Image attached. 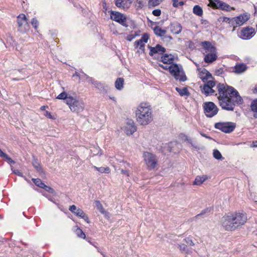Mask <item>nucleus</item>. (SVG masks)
<instances>
[{
	"mask_svg": "<svg viewBox=\"0 0 257 257\" xmlns=\"http://www.w3.org/2000/svg\"><path fill=\"white\" fill-rule=\"evenodd\" d=\"M31 24L35 29L37 30L39 26V22L38 20L36 18H33L31 21Z\"/></svg>",
	"mask_w": 257,
	"mask_h": 257,
	"instance_id": "nucleus-43",
	"label": "nucleus"
},
{
	"mask_svg": "<svg viewBox=\"0 0 257 257\" xmlns=\"http://www.w3.org/2000/svg\"><path fill=\"white\" fill-rule=\"evenodd\" d=\"M222 19H223V22L228 23L229 25V26L231 27V19H230L227 17H223Z\"/></svg>",
	"mask_w": 257,
	"mask_h": 257,
	"instance_id": "nucleus-51",
	"label": "nucleus"
},
{
	"mask_svg": "<svg viewBox=\"0 0 257 257\" xmlns=\"http://www.w3.org/2000/svg\"><path fill=\"white\" fill-rule=\"evenodd\" d=\"M110 18L112 20L119 23L121 25L126 27L127 25L126 24V17L123 14L118 12L111 11L110 12Z\"/></svg>",
	"mask_w": 257,
	"mask_h": 257,
	"instance_id": "nucleus-13",
	"label": "nucleus"
},
{
	"mask_svg": "<svg viewBox=\"0 0 257 257\" xmlns=\"http://www.w3.org/2000/svg\"><path fill=\"white\" fill-rule=\"evenodd\" d=\"M75 214L76 216L83 219L87 223H89L88 217L82 209L78 208V210L76 211Z\"/></svg>",
	"mask_w": 257,
	"mask_h": 257,
	"instance_id": "nucleus-25",
	"label": "nucleus"
},
{
	"mask_svg": "<svg viewBox=\"0 0 257 257\" xmlns=\"http://www.w3.org/2000/svg\"><path fill=\"white\" fill-rule=\"evenodd\" d=\"M193 12L194 14L198 16H201L203 14V10L202 8L198 5H196L194 7Z\"/></svg>",
	"mask_w": 257,
	"mask_h": 257,
	"instance_id": "nucleus-34",
	"label": "nucleus"
},
{
	"mask_svg": "<svg viewBox=\"0 0 257 257\" xmlns=\"http://www.w3.org/2000/svg\"><path fill=\"white\" fill-rule=\"evenodd\" d=\"M71 96H72L69 95L65 90H63L56 97V99L63 100H64L65 103L66 104L67 99L71 97Z\"/></svg>",
	"mask_w": 257,
	"mask_h": 257,
	"instance_id": "nucleus-28",
	"label": "nucleus"
},
{
	"mask_svg": "<svg viewBox=\"0 0 257 257\" xmlns=\"http://www.w3.org/2000/svg\"><path fill=\"white\" fill-rule=\"evenodd\" d=\"M246 69L245 64H239L236 65L234 68V72L236 74H240L244 72Z\"/></svg>",
	"mask_w": 257,
	"mask_h": 257,
	"instance_id": "nucleus-26",
	"label": "nucleus"
},
{
	"mask_svg": "<svg viewBox=\"0 0 257 257\" xmlns=\"http://www.w3.org/2000/svg\"><path fill=\"white\" fill-rule=\"evenodd\" d=\"M209 177L206 175L197 176L195 179L193 184L195 185H201Z\"/></svg>",
	"mask_w": 257,
	"mask_h": 257,
	"instance_id": "nucleus-23",
	"label": "nucleus"
},
{
	"mask_svg": "<svg viewBox=\"0 0 257 257\" xmlns=\"http://www.w3.org/2000/svg\"><path fill=\"white\" fill-rule=\"evenodd\" d=\"M136 116L140 124L146 125L149 124L153 119V110L150 104L141 102L137 107Z\"/></svg>",
	"mask_w": 257,
	"mask_h": 257,
	"instance_id": "nucleus-2",
	"label": "nucleus"
},
{
	"mask_svg": "<svg viewBox=\"0 0 257 257\" xmlns=\"http://www.w3.org/2000/svg\"><path fill=\"white\" fill-rule=\"evenodd\" d=\"M44 115L45 116H46L48 118H53V117H52V115H51V113L48 111H46L45 113H44Z\"/></svg>",
	"mask_w": 257,
	"mask_h": 257,
	"instance_id": "nucleus-54",
	"label": "nucleus"
},
{
	"mask_svg": "<svg viewBox=\"0 0 257 257\" xmlns=\"http://www.w3.org/2000/svg\"><path fill=\"white\" fill-rule=\"evenodd\" d=\"M140 36L139 32H135L134 33H132L130 35H128L126 37V40L128 41H131L133 39H134L137 36Z\"/></svg>",
	"mask_w": 257,
	"mask_h": 257,
	"instance_id": "nucleus-40",
	"label": "nucleus"
},
{
	"mask_svg": "<svg viewBox=\"0 0 257 257\" xmlns=\"http://www.w3.org/2000/svg\"><path fill=\"white\" fill-rule=\"evenodd\" d=\"M120 171L122 174L126 175L127 176H129L128 171L127 170L123 169L122 168V169H121Z\"/></svg>",
	"mask_w": 257,
	"mask_h": 257,
	"instance_id": "nucleus-57",
	"label": "nucleus"
},
{
	"mask_svg": "<svg viewBox=\"0 0 257 257\" xmlns=\"http://www.w3.org/2000/svg\"><path fill=\"white\" fill-rule=\"evenodd\" d=\"M168 70L175 79L179 80L180 81H185L186 80V77L183 70L182 68L176 64H173L169 65Z\"/></svg>",
	"mask_w": 257,
	"mask_h": 257,
	"instance_id": "nucleus-5",
	"label": "nucleus"
},
{
	"mask_svg": "<svg viewBox=\"0 0 257 257\" xmlns=\"http://www.w3.org/2000/svg\"><path fill=\"white\" fill-rule=\"evenodd\" d=\"M249 17L250 15L248 13H245L231 18V27L233 28V31L235 30V28L243 25L248 20Z\"/></svg>",
	"mask_w": 257,
	"mask_h": 257,
	"instance_id": "nucleus-7",
	"label": "nucleus"
},
{
	"mask_svg": "<svg viewBox=\"0 0 257 257\" xmlns=\"http://www.w3.org/2000/svg\"><path fill=\"white\" fill-rule=\"evenodd\" d=\"M6 154L4 153L1 149H0V157L4 158L6 156Z\"/></svg>",
	"mask_w": 257,
	"mask_h": 257,
	"instance_id": "nucleus-61",
	"label": "nucleus"
},
{
	"mask_svg": "<svg viewBox=\"0 0 257 257\" xmlns=\"http://www.w3.org/2000/svg\"><path fill=\"white\" fill-rule=\"evenodd\" d=\"M123 131L127 135H131L137 130L136 126L134 121L132 119H128L126 121L125 125L122 128Z\"/></svg>",
	"mask_w": 257,
	"mask_h": 257,
	"instance_id": "nucleus-15",
	"label": "nucleus"
},
{
	"mask_svg": "<svg viewBox=\"0 0 257 257\" xmlns=\"http://www.w3.org/2000/svg\"><path fill=\"white\" fill-rule=\"evenodd\" d=\"M96 170L101 173H106L108 174L110 172V169L109 167H97L96 166L93 167Z\"/></svg>",
	"mask_w": 257,
	"mask_h": 257,
	"instance_id": "nucleus-33",
	"label": "nucleus"
},
{
	"mask_svg": "<svg viewBox=\"0 0 257 257\" xmlns=\"http://www.w3.org/2000/svg\"><path fill=\"white\" fill-rule=\"evenodd\" d=\"M221 222L222 226L226 230L232 231L235 229L231 213L222 217Z\"/></svg>",
	"mask_w": 257,
	"mask_h": 257,
	"instance_id": "nucleus-9",
	"label": "nucleus"
},
{
	"mask_svg": "<svg viewBox=\"0 0 257 257\" xmlns=\"http://www.w3.org/2000/svg\"><path fill=\"white\" fill-rule=\"evenodd\" d=\"M152 14L155 16L158 17V16H160L161 15V10L160 9H156V10H154L153 11Z\"/></svg>",
	"mask_w": 257,
	"mask_h": 257,
	"instance_id": "nucleus-48",
	"label": "nucleus"
},
{
	"mask_svg": "<svg viewBox=\"0 0 257 257\" xmlns=\"http://www.w3.org/2000/svg\"><path fill=\"white\" fill-rule=\"evenodd\" d=\"M143 158L147 168L149 170H153L157 165L158 161L156 156L150 152H146L143 154Z\"/></svg>",
	"mask_w": 257,
	"mask_h": 257,
	"instance_id": "nucleus-6",
	"label": "nucleus"
},
{
	"mask_svg": "<svg viewBox=\"0 0 257 257\" xmlns=\"http://www.w3.org/2000/svg\"><path fill=\"white\" fill-rule=\"evenodd\" d=\"M32 180L36 186L40 188H44L48 191L52 190L51 188L45 185L40 179H33Z\"/></svg>",
	"mask_w": 257,
	"mask_h": 257,
	"instance_id": "nucleus-24",
	"label": "nucleus"
},
{
	"mask_svg": "<svg viewBox=\"0 0 257 257\" xmlns=\"http://www.w3.org/2000/svg\"><path fill=\"white\" fill-rule=\"evenodd\" d=\"M218 99L222 108L233 110L234 106L242 103V99L238 92L233 87L219 83L217 86Z\"/></svg>",
	"mask_w": 257,
	"mask_h": 257,
	"instance_id": "nucleus-1",
	"label": "nucleus"
},
{
	"mask_svg": "<svg viewBox=\"0 0 257 257\" xmlns=\"http://www.w3.org/2000/svg\"><path fill=\"white\" fill-rule=\"evenodd\" d=\"M182 26L178 23H174L171 25V31L175 34H179L182 31Z\"/></svg>",
	"mask_w": 257,
	"mask_h": 257,
	"instance_id": "nucleus-22",
	"label": "nucleus"
},
{
	"mask_svg": "<svg viewBox=\"0 0 257 257\" xmlns=\"http://www.w3.org/2000/svg\"><path fill=\"white\" fill-rule=\"evenodd\" d=\"M253 92L254 93H257V85L254 87L253 90Z\"/></svg>",
	"mask_w": 257,
	"mask_h": 257,
	"instance_id": "nucleus-64",
	"label": "nucleus"
},
{
	"mask_svg": "<svg viewBox=\"0 0 257 257\" xmlns=\"http://www.w3.org/2000/svg\"><path fill=\"white\" fill-rule=\"evenodd\" d=\"M213 156L217 160H222L223 159L222 155L218 150H213Z\"/></svg>",
	"mask_w": 257,
	"mask_h": 257,
	"instance_id": "nucleus-37",
	"label": "nucleus"
},
{
	"mask_svg": "<svg viewBox=\"0 0 257 257\" xmlns=\"http://www.w3.org/2000/svg\"><path fill=\"white\" fill-rule=\"evenodd\" d=\"M209 3L208 6L214 9H220L222 10L230 11L234 10L233 8L231 7L227 4L219 0H209Z\"/></svg>",
	"mask_w": 257,
	"mask_h": 257,
	"instance_id": "nucleus-12",
	"label": "nucleus"
},
{
	"mask_svg": "<svg viewBox=\"0 0 257 257\" xmlns=\"http://www.w3.org/2000/svg\"><path fill=\"white\" fill-rule=\"evenodd\" d=\"M216 128L226 133L232 132L235 127V123L231 122H220L214 125Z\"/></svg>",
	"mask_w": 257,
	"mask_h": 257,
	"instance_id": "nucleus-10",
	"label": "nucleus"
},
{
	"mask_svg": "<svg viewBox=\"0 0 257 257\" xmlns=\"http://www.w3.org/2000/svg\"><path fill=\"white\" fill-rule=\"evenodd\" d=\"M198 77L205 82L208 79H212V75L206 69L199 68L197 69Z\"/></svg>",
	"mask_w": 257,
	"mask_h": 257,
	"instance_id": "nucleus-17",
	"label": "nucleus"
},
{
	"mask_svg": "<svg viewBox=\"0 0 257 257\" xmlns=\"http://www.w3.org/2000/svg\"><path fill=\"white\" fill-rule=\"evenodd\" d=\"M11 169L14 174H15L19 176H22V174L20 172L19 170H17V169H14V168L13 167L11 168Z\"/></svg>",
	"mask_w": 257,
	"mask_h": 257,
	"instance_id": "nucleus-52",
	"label": "nucleus"
},
{
	"mask_svg": "<svg viewBox=\"0 0 257 257\" xmlns=\"http://www.w3.org/2000/svg\"><path fill=\"white\" fill-rule=\"evenodd\" d=\"M202 46L205 53L204 60L206 63H211L215 61L217 58L216 49L211 44L207 41L202 43Z\"/></svg>",
	"mask_w": 257,
	"mask_h": 257,
	"instance_id": "nucleus-3",
	"label": "nucleus"
},
{
	"mask_svg": "<svg viewBox=\"0 0 257 257\" xmlns=\"http://www.w3.org/2000/svg\"><path fill=\"white\" fill-rule=\"evenodd\" d=\"M203 108L204 113L208 117H212L215 115L218 111L217 106L212 102H205Z\"/></svg>",
	"mask_w": 257,
	"mask_h": 257,
	"instance_id": "nucleus-8",
	"label": "nucleus"
},
{
	"mask_svg": "<svg viewBox=\"0 0 257 257\" xmlns=\"http://www.w3.org/2000/svg\"><path fill=\"white\" fill-rule=\"evenodd\" d=\"M185 241L190 246H194L195 245L193 240L189 237H187L184 239Z\"/></svg>",
	"mask_w": 257,
	"mask_h": 257,
	"instance_id": "nucleus-45",
	"label": "nucleus"
},
{
	"mask_svg": "<svg viewBox=\"0 0 257 257\" xmlns=\"http://www.w3.org/2000/svg\"><path fill=\"white\" fill-rule=\"evenodd\" d=\"M154 32L157 36L160 37L164 36L166 33V31L165 30L162 29L159 26H157L154 28Z\"/></svg>",
	"mask_w": 257,
	"mask_h": 257,
	"instance_id": "nucleus-31",
	"label": "nucleus"
},
{
	"mask_svg": "<svg viewBox=\"0 0 257 257\" xmlns=\"http://www.w3.org/2000/svg\"><path fill=\"white\" fill-rule=\"evenodd\" d=\"M89 82L93 84L96 88L100 89L102 87V84L99 82L94 80L92 78H89Z\"/></svg>",
	"mask_w": 257,
	"mask_h": 257,
	"instance_id": "nucleus-39",
	"label": "nucleus"
},
{
	"mask_svg": "<svg viewBox=\"0 0 257 257\" xmlns=\"http://www.w3.org/2000/svg\"><path fill=\"white\" fill-rule=\"evenodd\" d=\"M159 66L160 67H161L163 69H165V70H168V67L169 66H168V65H162V64H159Z\"/></svg>",
	"mask_w": 257,
	"mask_h": 257,
	"instance_id": "nucleus-60",
	"label": "nucleus"
},
{
	"mask_svg": "<svg viewBox=\"0 0 257 257\" xmlns=\"http://www.w3.org/2000/svg\"><path fill=\"white\" fill-rule=\"evenodd\" d=\"M17 23L20 31L24 32L29 29V25L24 14H21L17 17Z\"/></svg>",
	"mask_w": 257,
	"mask_h": 257,
	"instance_id": "nucleus-14",
	"label": "nucleus"
},
{
	"mask_svg": "<svg viewBox=\"0 0 257 257\" xmlns=\"http://www.w3.org/2000/svg\"><path fill=\"white\" fill-rule=\"evenodd\" d=\"M91 151L92 152H94L93 153V155H96L99 154V152H101V150L98 147H94L93 150H91Z\"/></svg>",
	"mask_w": 257,
	"mask_h": 257,
	"instance_id": "nucleus-46",
	"label": "nucleus"
},
{
	"mask_svg": "<svg viewBox=\"0 0 257 257\" xmlns=\"http://www.w3.org/2000/svg\"><path fill=\"white\" fill-rule=\"evenodd\" d=\"M69 209L70 211L75 214L76 211L78 210V208H77V207L75 205H72L69 207Z\"/></svg>",
	"mask_w": 257,
	"mask_h": 257,
	"instance_id": "nucleus-49",
	"label": "nucleus"
},
{
	"mask_svg": "<svg viewBox=\"0 0 257 257\" xmlns=\"http://www.w3.org/2000/svg\"><path fill=\"white\" fill-rule=\"evenodd\" d=\"M179 247L180 250L182 251H186L187 249V245L185 244H181L179 245Z\"/></svg>",
	"mask_w": 257,
	"mask_h": 257,
	"instance_id": "nucleus-53",
	"label": "nucleus"
},
{
	"mask_svg": "<svg viewBox=\"0 0 257 257\" xmlns=\"http://www.w3.org/2000/svg\"><path fill=\"white\" fill-rule=\"evenodd\" d=\"M150 51L149 54L151 56H153L154 54L157 53L161 54L165 51V49L160 45H157L155 47H150Z\"/></svg>",
	"mask_w": 257,
	"mask_h": 257,
	"instance_id": "nucleus-20",
	"label": "nucleus"
},
{
	"mask_svg": "<svg viewBox=\"0 0 257 257\" xmlns=\"http://www.w3.org/2000/svg\"><path fill=\"white\" fill-rule=\"evenodd\" d=\"M137 3L139 4V7L142 8L143 6V3L140 1H137Z\"/></svg>",
	"mask_w": 257,
	"mask_h": 257,
	"instance_id": "nucleus-63",
	"label": "nucleus"
},
{
	"mask_svg": "<svg viewBox=\"0 0 257 257\" xmlns=\"http://www.w3.org/2000/svg\"><path fill=\"white\" fill-rule=\"evenodd\" d=\"M33 166H34V167L38 171H41V167H40V165L39 163V162H37V161L36 160H34L33 161Z\"/></svg>",
	"mask_w": 257,
	"mask_h": 257,
	"instance_id": "nucleus-44",
	"label": "nucleus"
},
{
	"mask_svg": "<svg viewBox=\"0 0 257 257\" xmlns=\"http://www.w3.org/2000/svg\"><path fill=\"white\" fill-rule=\"evenodd\" d=\"M182 140H184V141L187 142L190 144L192 143L191 139L190 138H189L188 136H185V135H182Z\"/></svg>",
	"mask_w": 257,
	"mask_h": 257,
	"instance_id": "nucleus-47",
	"label": "nucleus"
},
{
	"mask_svg": "<svg viewBox=\"0 0 257 257\" xmlns=\"http://www.w3.org/2000/svg\"><path fill=\"white\" fill-rule=\"evenodd\" d=\"M200 135H201L202 137H205V138H207V139H211V137H209V136H207L206 134H204V133H201V132H200Z\"/></svg>",
	"mask_w": 257,
	"mask_h": 257,
	"instance_id": "nucleus-59",
	"label": "nucleus"
},
{
	"mask_svg": "<svg viewBox=\"0 0 257 257\" xmlns=\"http://www.w3.org/2000/svg\"><path fill=\"white\" fill-rule=\"evenodd\" d=\"M251 110L255 113H257V98L253 100L250 103Z\"/></svg>",
	"mask_w": 257,
	"mask_h": 257,
	"instance_id": "nucleus-38",
	"label": "nucleus"
},
{
	"mask_svg": "<svg viewBox=\"0 0 257 257\" xmlns=\"http://www.w3.org/2000/svg\"><path fill=\"white\" fill-rule=\"evenodd\" d=\"M95 206L97 209L102 214H105L106 211L105 209L103 208L102 204L98 200L95 201Z\"/></svg>",
	"mask_w": 257,
	"mask_h": 257,
	"instance_id": "nucleus-35",
	"label": "nucleus"
},
{
	"mask_svg": "<svg viewBox=\"0 0 257 257\" xmlns=\"http://www.w3.org/2000/svg\"><path fill=\"white\" fill-rule=\"evenodd\" d=\"M250 147H257V141L252 142V144L250 145Z\"/></svg>",
	"mask_w": 257,
	"mask_h": 257,
	"instance_id": "nucleus-58",
	"label": "nucleus"
},
{
	"mask_svg": "<svg viewBox=\"0 0 257 257\" xmlns=\"http://www.w3.org/2000/svg\"><path fill=\"white\" fill-rule=\"evenodd\" d=\"M124 79L122 78H118L115 82V87L118 90H121L123 88Z\"/></svg>",
	"mask_w": 257,
	"mask_h": 257,
	"instance_id": "nucleus-30",
	"label": "nucleus"
},
{
	"mask_svg": "<svg viewBox=\"0 0 257 257\" xmlns=\"http://www.w3.org/2000/svg\"><path fill=\"white\" fill-rule=\"evenodd\" d=\"M130 166V165L129 164L126 163V162H121L120 164V167H124L125 168H126L127 167H129Z\"/></svg>",
	"mask_w": 257,
	"mask_h": 257,
	"instance_id": "nucleus-55",
	"label": "nucleus"
},
{
	"mask_svg": "<svg viewBox=\"0 0 257 257\" xmlns=\"http://www.w3.org/2000/svg\"><path fill=\"white\" fill-rule=\"evenodd\" d=\"M179 1L178 0H173V6L177 8L179 6Z\"/></svg>",
	"mask_w": 257,
	"mask_h": 257,
	"instance_id": "nucleus-56",
	"label": "nucleus"
},
{
	"mask_svg": "<svg viewBox=\"0 0 257 257\" xmlns=\"http://www.w3.org/2000/svg\"><path fill=\"white\" fill-rule=\"evenodd\" d=\"M6 154L4 153L1 149H0V157L4 158L6 156Z\"/></svg>",
	"mask_w": 257,
	"mask_h": 257,
	"instance_id": "nucleus-62",
	"label": "nucleus"
},
{
	"mask_svg": "<svg viewBox=\"0 0 257 257\" xmlns=\"http://www.w3.org/2000/svg\"><path fill=\"white\" fill-rule=\"evenodd\" d=\"M205 82H206V83L205 84V85L211 88H212L215 85V82L214 81L212 77V79H208Z\"/></svg>",
	"mask_w": 257,
	"mask_h": 257,
	"instance_id": "nucleus-42",
	"label": "nucleus"
},
{
	"mask_svg": "<svg viewBox=\"0 0 257 257\" xmlns=\"http://www.w3.org/2000/svg\"><path fill=\"white\" fill-rule=\"evenodd\" d=\"M77 77L79 80H86L88 82L89 81V78H90V77H89V76H88L87 75L83 73H79L76 72L73 75V77Z\"/></svg>",
	"mask_w": 257,
	"mask_h": 257,
	"instance_id": "nucleus-27",
	"label": "nucleus"
},
{
	"mask_svg": "<svg viewBox=\"0 0 257 257\" xmlns=\"http://www.w3.org/2000/svg\"><path fill=\"white\" fill-rule=\"evenodd\" d=\"M174 57L171 54H166L161 57L162 62L166 64H173Z\"/></svg>",
	"mask_w": 257,
	"mask_h": 257,
	"instance_id": "nucleus-21",
	"label": "nucleus"
},
{
	"mask_svg": "<svg viewBox=\"0 0 257 257\" xmlns=\"http://www.w3.org/2000/svg\"><path fill=\"white\" fill-rule=\"evenodd\" d=\"M158 0H150L148 3L149 8L156 7L160 4Z\"/></svg>",
	"mask_w": 257,
	"mask_h": 257,
	"instance_id": "nucleus-41",
	"label": "nucleus"
},
{
	"mask_svg": "<svg viewBox=\"0 0 257 257\" xmlns=\"http://www.w3.org/2000/svg\"><path fill=\"white\" fill-rule=\"evenodd\" d=\"M254 34V30L252 28H245L241 30L239 34L240 38L244 40L249 39Z\"/></svg>",
	"mask_w": 257,
	"mask_h": 257,
	"instance_id": "nucleus-16",
	"label": "nucleus"
},
{
	"mask_svg": "<svg viewBox=\"0 0 257 257\" xmlns=\"http://www.w3.org/2000/svg\"><path fill=\"white\" fill-rule=\"evenodd\" d=\"M201 88L202 92L206 96L208 95L209 94H212L214 92V91L212 88L208 86L205 84H204L203 87H201Z\"/></svg>",
	"mask_w": 257,
	"mask_h": 257,
	"instance_id": "nucleus-29",
	"label": "nucleus"
},
{
	"mask_svg": "<svg viewBox=\"0 0 257 257\" xmlns=\"http://www.w3.org/2000/svg\"><path fill=\"white\" fill-rule=\"evenodd\" d=\"M234 221L235 229L244 224L247 220V216L244 213H231Z\"/></svg>",
	"mask_w": 257,
	"mask_h": 257,
	"instance_id": "nucleus-11",
	"label": "nucleus"
},
{
	"mask_svg": "<svg viewBox=\"0 0 257 257\" xmlns=\"http://www.w3.org/2000/svg\"><path fill=\"white\" fill-rule=\"evenodd\" d=\"M75 232L78 237L84 239L86 237L85 233L83 231L78 227H77L76 229L75 230Z\"/></svg>",
	"mask_w": 257,
	"mask_h": 257,
	"instance_id": "nucleus-36",
	"label": "nucleus"
},
{
	"mask_svg": "<svg viewBox=\"0 0 257 257\" xmlns=\"http://www.w3.org/2000/svg\"><path fill=\"white\" fill-rule=\"evenodd\" d=\"M176 90L179 93V94L183 96H189V92L188 91V89L186 87H184L182 88H180L179 87L175 88Z\"/></svg>",
	"mask_w": 257,
	"mask_h": 257,
	"instance_id": "nucleus-32",
	"label": "nucleus"
},
{
	"mask_svg": "<svg viewBox=\"0 0 257 257\" xmlns=\"http://www.w3.org/2000/svg\"><path fill=\"white\" fill-rule=\"evenodd\" d=\"M132 3V0H116L115 5L119 9L127 10L131 7Z\"/></svg>",
	"mask_w": 257,
	"mask_h": 257,
	"instance_id": "nucleus-18",
	"label": "nucleus"
},
{
	"mask_svg": "<svg viewBox=\"0 0 257 257\" xmlns=\"http://www.w3.org/2000/svg\"><path fill=\"white\" fill-rule=\"evenodd\" d=\"M66 104L71 111L77 113L82 112L85 107L84 103L82 100L72 96L67 99Z\"/></svg>",
	"mask_w": 257,
	"mask_h": 257,
	"instance_id": "nucleus-4",
	"label": "nucleus"
},
{
	"mask_svg": "<svg viewBox=\"0 0 257 257\" xmlns=\"http://www.w3.org/2000/svg\"><path fill=\"white\" fill-rule=\"evenodd\" d=\"M7 160L9 164H15V162L13 161L10 157H9L7 154L4 157Z\"/></svg>",
	"mask_w": 257,
	"mask_h": 257,
	"instance_id": "nucleus-50",
	"label": "nucleus"
},
{
	"mask_svg": "<svg viewBox=\"0 0 257 257\" xmlns=\"http://www.w3.org/2000/svg\"><path fill=\"white\" fill-rule=\"evenodd\" d=\"M149 38V37L147 34H144L141 39L135 42V47L136 48L140 47L141 49H144L145 44L147 43Z\"/></svg>",
	"mask_w": 257,
	"mask_h": 257,
	"instance_id": "nucleus-19",
	"label": "nucleus"
}]
</instances>
